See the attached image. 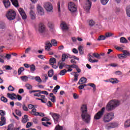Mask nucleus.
I'll use <instances>...</instances> for the list:
<instances>
[{"mask_svg":"<svg viewBox=\"0 0 130 130\" xmlns=\"http://www.w3.org/2000/svg\"><path fill=\"white\" fill-rule=\"evenodd\" d=\"M8 90L13 92L15 91V88H14V87H13L12 85H9L8 87Z\"/></svg>","mask_w":130,"mask_h":130,"instance_id":"nucleus-49","label":"nucleus"},{"mask_svg":"<svg viewBox=\"0 0 130 130\" xmlns=\"http://www.w3.org/2000/svg\"><path fill=\"white\" fill-rule=\"evenodd\" d=\"M126 14L127 16V17H129L130 18V7L128 6L126 8Z\"/></svg>","mask_w":130,"mask_h":130,"instance_id":"nucleus-34","label":"nucleus"},{"mask_svg":"<svg viewBox=\"0 0 130 130\" xmlns=\"http://www.w3.org/2000/svg\"><path fill=\"white\" fill-rule=\"evenodd\" d=\"M33 122H28L26 124V128H28L31 126V125H32Z\"/></svg>","mask_w":130,"mask_h":130,"instance_id":"nucleus-54","label":"nucleus"},{"mask_svg":"<svg viewBox=\"0 0 130 130\" xmlns=\"http://www.w3.org/2000/svg\"><path fill=\"white\" fill-rule=\"evenodd\" d=\"M31 80H36L38 83H42V80H41L39 76L31 77Z\"/></svg>","mask_w":130,"mask_h":130,"instance_id":"nucleus-21","label":"nucleus"},{"mask_svg":"<svg viewBox=\"0 0 130 130\" xmlns=\"http://www.w3.org/2000/svg\"><path fill=\"white\" fill-rule=\"evenodd\" d=\"M118 57L120 59H123V58H125V56L123 54H120L118 55Z\"/></svg>","mask_w":130,"mask_h":130,"instance_id":"nucleus-57","label":"nucleus"},{"mask_svg":"<svg viewBox=\"0 0 130 130\" xmlns=\"http://www.w3.org/2000/svg\"><path fill=\"white\" fill-rule=\"evenodd\" d=\"M48 75V77H49L50 78H51L52 76H53V70H51L49 71Z\"/></svg>","mask_w":130,"mask_h":130,"instance_id":"nucleus-44","label":"nucleus"},{"mask_svg":"<svg viewBox=\"0 0 130 130\" xmlns=\"http://www.w3.org/2000/svg\"><path fill=\"white\" fill-rule=\"evenodd\" d=\"M120 105V101L117 100H111L107 104L106 109L107 111H111L113 109H115L116 107Z\"/></svg>","mask_w":130,"mask_h":130,"instance_id":"nucleus-2","label":"nucleus"},{"mask_svg":"<svg viewBox=\"0 0 130 130\" xmlns=\"http://www.w3.org/2000/svg\"><path fill=\"white\" fill-rule=\"evenodd\" d=\"M37 32H39L41 34L44 33L45 32V25L43 23H40L35 28Z\"/></svg>","mask_w":130,"mask_h":130,"instance_id":"nucleus-5","label":"nucleus"},{"mask_svg":"<svg viewBox=\"0 0 130 130\" xmlns=\"http://www.w3.org/2000/svg\"><path fill=\"white\" fill-rule=\"evenodd\" d=\"M106 37V38H108L111 36H113V34L111 33V32H106L105 34V36Z\"/></svg>","mask_w":130,"mask_h":130,"instance_id":"nucleus-40","label":"nucleus"},{"mask_svg":"<svg viewBox=\"0 0 130 130\" xmlns=\"http://www.w3.org/2000/svg\"><path fill=\"white\" fill-rule=\"evenodd\" d=\"M37 110H36V108H33L31 110V112H30V113L32 114V115H35V116H37V115L38 114V112H37Z\"/></svg>","mask_w":130,"mask_h":130,"instance_id":"nucleus-25","label":"nucleus"},{"mask_svg":"<svg viewBox=\"0 0 130 130\" xmlns=\"http://www.w3.org/2000/svg\"><path fill=\"white\" fill-rule=\"evenodd\" d=\"M109 82H110V83H112V84H116L118 83V81L117 79L113 78L110 79Z\"/></svg>","mask_w":130,"mask_h":130,"instance_id":"nucleus-30","label":"nucleus"},{"mask_svg":"<svg viewBox=\"0 0 130 130\" xmlns=\"http://www.w3.org/2000/svg\"><path fill=\"white\" fill-rule=\"evenodd\" d=\"M45 49L46 51H51V47H52V44L49 41H47L45 42Z\"/></svg>","mask_w":130,"mask_h":130,"instance_id":"nucleus-11","label":"nucleus"},{"mask_svg":"<svg viewBox=\"0 0 130 130\" xmlns=\"http://www.w3.org/2000/svg\"><path fill=\"white\" fill-rule=\"evenodd\" d=\"M58 64H59V68L61 70V69H62L63 68V67H64V63L63 62H58Z\"/></svg>","mask_w":130,"mask_h":130,"instance_id":"nucleus-53","label":"nucleus"},{"mask_svg":"<svg viewBox=\"0 0 130 130\" xmlns=\"http://www.w3.org/2000/svg\"><path fill=\"white\" fill-rule=\"evenodd\" d=\"M73 98L74 99L77 100V99H79L80 96L79 95V94L76 93H73Z\"/></svg>","mask_w":130,"mask_h":130,"instance_id":"nucleus-48","label":"nucleus"},{"mask_svg":"<svg viewBox=\"0 0 130 130\" xmlns=\"http://www.w3.org/2000/svg\"><path fill=\"white\" fill-rule=\"evenodd\" d=\"M92 55L94 57H95L96 58H101L100 55L98 53H94L92 54Z\"/></svg>","mask_w":130,"mask_h":130,"instance_id":"nucleus-47","label":"nucleus"},{"mask_svg":"<svg viewBox=\"0 0 130 130\" xmlns=\"http://www.w3.org/2000/svg\"><path fill=\"white\" fill-rule=\"evenodd\" d=\"M7 97L11 100H16L17 99V95L15 93H7Z\"/></svg>","mask_w":130,"mask_h":130,"instance_id":"nucleus-14","label":"nucleus"},{"mask_svg":"<svg viewBox=\"0 0 130 130\" xmlns=\"http://www.w3.org/2000/svg\"><path fill=\"white\" fill-rule=\"evenodd\" d=\"M42 124H43V125H44V126H48V124L50 125V124H51V123H50V122H48V121H47L46 122H43Z\"/></svg>","mask_w":130,"mask_h":130,"instance_id":"nucleus-51","label":"nucleus"},{"mask_svg":"<svg viewBox=\"0 0 130 130\" xmlns=\"http://www.w3.org/2000/svg\"><path fill=\"white\" fill-rule=\"evenodd\" d=\"M81 117L86 123H89L91 120V116L88 113L87 105H82L81 108Z\"/></svg>","mask_w":130,"mask_h":130,"instance_id":"nucleus-1","label":"nucleus"},{"mask_svg":"<svg viewBox=\"0 0 130 130\" xmlns=\"http://www.w3.org/2000/svg\"><path fill=\"white\" fill-rule=\"evenodd\" d=\"M51 44H52V46H57V41L54 39H52L51 41Z\"/></svg>","mask_w":130,"mask_h":130,"instance_id":"nucleus-36","label":"nucleus"},{"mask_svg":"<svg viewBox=\"0 0 130 130\" xmlns=\"http://www.w3.org/2000/svg\"><path fill=\"white\" fill-rule=\"evenodd\" d=\"M59 88H60V87L59 85H56L53 90V93H54V94H56V93H57V90H58Z\"/></svg>","mask_w":130,"mask_h":130,"instance_id":"nucleus-37","label":"nucleus"},{"mask_svg":"<svg viewBox=\"0 0 130 130\" xmlns=\"http://www.w3.org/2000/svg\"><path fill=\"white\" fill-rule=\"evenodd\" d=\"M130 126V119L128 120H127L125 123H124V127L125 128L126 127H129Z\"/></svg>","mask_w":130,"mask_h":130,"instance_id":"nucleus-33","label":"nucleus"},{"mask_svg":"<svg viewBox=\"0 0 130 130\" xmlns=\"http://www.w3.org/2000/svg\"><path fill=\"white\" fill-rule=\"evenodd\" d=\"M20 79L22 82H27L28 81V77L27 76H23L20 77Z\"/></svg>","mask_w":130,"mask_h":130,"instance_id":"nucleus-31","label":"nucleus"},{"mask_svg":"<svg viewBox=\"0 0 130 130\" xmlns=\"http://www.w3.org/2000/svg\"><path fill=\"white\" fill-rule=\"evenodd\" d=\"M94 57L92 56L91 54H88L87 56V59L89 62H91L92 63H94V62H98V60H93Z\"/></svg>","mask_w":130,"mask_h":130,"instance_id":"nucleus-15","label":"nucleus"},{"mask_svg":"<svg viewBox=\"0 0 130 130\" xmlns=\"http://www.w3.org/2000/svg\"><path fill=\"white\" fill-rule=\"evenodd\" d=\"M100 1L103 6H106V5L108 4V2H109V0H100Z\"/></svg>","mask_w":130,"mask_h":130,"instance_id":"nucleus-38","label":"nucleus"},{"mask_svg":"<svg viewBox=\"0 0 130 130\" xmlns=\"http://www.w3.org/2000/svg\"><path fill=\"white\" fill-rule=\"evenodd\" d=\"M68 8L69 11L72 13H74V12H77V5H75L73 2H70L68 4Z\"/></svg>","mask_w":130,"mask_h":130,"instance_id":"nucleus-9","label":"nucleus"},{"mask_svg":"<svg viewBox=\"0 0 130 130\" xmlns=\"http://www.w3.org/2000/svg\"><path fill=\"white\" fill-rule=\"evenodd\" d=\"M105 127L106 128V129H111L112 128H111V125H110V123H109L107 124H106V125L105 126Z\"/></svg>","mask_w":130,"mask_h":130,"instance_id":"nucleus-43","label":"nucleus"},{"mask_svg":"<svg viewBox=\"0 0 130 130\" xmlns=\"http://www.w3.org/2000/svg\"><path fill=\"white\" fill-rule=\"evenodd\" d=\"M49 63L51 66L56 63V59L53 57L51 58L49 60Z\"/></svg>","mask_w":130,"mask_h":130,"instance_id":"nucleus-26","label":"nucleus"},{"mask_svg":"<svg viewBox=\"0 0 130 130\" xmlns=\"http://www.w3.org/2000/svg\"><path fill=\"white\" fill-rule=\"evenodd\" d=\"M69 58V54H62V61H65L66 59H68Z\"/></svg>","mask_w":130,"mask_h":130,"instance_id":"nucleus-27","label":"nucleus"},{"mask_svg":"<svg viewBox=\"0 0 130 130\" xmlns=\"http://www.w3.org/2000/svg\"><path fill=\"white\" fill-rule=\"evenodd\" d=\"M85 87H87V85L86 84H81V85H80L79 86V90H83V89H84V88H85Z\"/></svg>","mask_w":130,"mask_h":130,"instance_id":"nucleus-52","label":"nucleus"},{"mask_svg":"<svg viewBox=\"0 0 130 130\" xmlns=\"http://www.w3.org/2000/svg\"><path fill=\"white\" fill-rule=\"evenodd\" d=\"M120 43H128V41L125 38L122 37L120 38Z\"/></svg>","mask_w":130,"mask_h":130,"instance_id":"nucleus-22","label":"nucleus"},{"mask_svg":"<svg viewBox=\"0 0 130 130\" xmlns=\"http://www.w3.org/2000/svg\"><path fill=\"white\" fill-rule=\"evenodd\" d=\"M104 112H105V108H102V109L99 111L96 114H95L94 118L96 120H98L103 116V114H104Z\"/></svg>","mask_w":130,"mask_h":130,"instance_id":"nucleus-6","label":"nucleus"},{"mask_svg":"<svg viewBox=\"0 0 130 130\" xmlns=\"http://www.w3.org/2000/svg\"><path fill=\"white\" fill-rule=\"evenodd\" d=\"M16 113L18 116H22V113H21V111L19 110H16Z\"/></svg>","mask_w":130,"mask_h":130,"instance_id":"nucleus-58","label":"nucleus"},{"mask_svg":"<svg viewBox=\"0 0 130 130\" xmlns=\"http://www.w3.org/2000/svg\"><path fill=\"white\" fill-rule=\"evenodd\" d=\"M110 124L112 128H115V127H117V126H118V123L115 122H110Z\"/></svg>","mask_w":130,"mask_h":130,"instance_id":"nucleus-24","label":"nucleus"},{"mask_svg":"<svg viewBox=\"0 0 130 130\" xmlns=\"http://www.w3.org/2000/svg\"><path fill=\"white\" fill-rule=\"evenodd\" d=\"M73 74H75L74 75V81L75 82H77V81H78V77H79V74H77V72H73Z\"/></svg>","mask_w":130,"mask_h":130,"instance_id":"nucleus-42","label":"nucleus"},{"mask_svg":"<svg viewBox=\"0 0 130 130\" xmlns=\"http://www.w3.org/2000/svg\"><path fill=\"white\" fill-rule=\"evenodd\" d=\"M18 11L23 20H25V19H27V15H26V13H25V11L23 10V9H18Z\"/></svg>","mask_w":130,"mask_h":130,"instance_id":"nucleus-13","label":"nucleus"},{"mask_svg":"<svg viewBox=\"0 0 130 130\" xmlns=\"http://www.w3.org/2000/svg\"><path fill=\"white\" fill-rule=\"evenodd\" d=\"M1 101H3V102H4L5 103H7L8 102V99L5 98V96H2L1 98Z\"/></svg>","mask_w":130,"mask_h":130,"instance_id":"nucleus-46","label":"nucleus"},{"mask_svg":"<svg viewBox=\"0 0 130 130\" xmlns=\"http://www.w3.org/2000/svg\"><path fill=\"white\" fill-rule=\"evenodd\" d=\"M25 87L27 90H32L33 89V86L29 83H26L25 85Z\"/></svg>","mask_w":130,"mask_h":130,"instance_id":"nucleus-29","label":"nucleus"},{"mask_svg":"<svg viewBox=\"0 0 130 130\" xmlns=\"http://www.w3.org/2000/svg\"><path fill=\"white\" fill-rule=\"evenodd\" d=\"M106 39V37L105 36L101 35L98 38L99 41H101V40H105Z\"/></svg>","mask_w":130,"mask_h":130,"instance_id":"nucleus-35","label":"nucleus"},{"mask_svg":"<svg viewBox=\"0 0 130 130\" xmlns=\"http://www.w3.org/2000/svg\"><path fill=\"white\" fill-rule=\"evenodd\" d=\"M92 6V3L90 0H87L84 4V9L86 12V13H89Z\"/></svg>","mask_w":130,"mask_h":130,"instance_id":"nucleus-7","label":"nucleus"},{"mask_svg":"<svg viewBox=\"0 0 130 130\" xmlns=\"http://www.w3.org/2000/svg\"><path fill=\"white\" fill-rule=\"evenodd\" d=\"M37 11L40 16H43L44 15V9L40 5H38Z\"/></svg>","mask_w":130,"mask_h":130,"instance_id":"nucleus-12","label":"nucleus"},{"mask_svg":"<svg viewBox=\"0 0 130 130\" xmlns=\"http://www.w3.org/2000/svg\"><path fill=\"white\" fill-rule=\"evenodd\" d=\"M29 15L31 20H35V19H36V14H35V12L32 10L30 11Z\"/></svg>","mask_w":130,"mask_h":130,"instance_id":"nucleus-19","label":"nucleus"},{"mask_svg":"<svg viewBox=\"0 0 130 130\" xmlns=\"http://www.w3.org/2000/svg\"><path fill=\"white\" fill-rule=\"evenodd\" d=\"M4 69H5L7 70H13V68H12V67H11V66H4Z\"/></svg>","mask_w":130,"mask_h":130,"instance_id":"nucleus-60","label":"nucleus"},{"mask_svg":"<svg viewBox=\"0 0 130 130\" xmlns=\"http://www.w3.org/2000/svg\"><path fill=\"white\" fill-rule=\"evenodd\" d=\"M85 83H87V78L82 77L80 79L78 84L79 85H82V84H85Z\"/></svg>","mask_w":130,"mask_h":130,"instance_id":"nucleus-18","label":"nucleus"},{"mask_svg":"<svg viewBox=\"0 0 130 130\" xmlns=\"http://www.w3.org/2000/svg\"><path fill=\"white\" fill-rule=\"evenodd\" d=\"M11 3L16 8L19 7V4L18 3V0H11Z\"/></svg>","mask_w":130,"mask_h":130,"instance_id":"nucleus-28","label":"nucleus"},{"mask_svg":"<svg viewBox=\"0 0 130 130\" xmlns=\"http://www.w3.org/2000/svg\"><path fill=\"white\" fill-rule=\"evenodd\" d=\"M44 7L47 12H52V10H53L52 4H51V3L50 2L45 3L44 4Z\"/></svg>","mask_w":130,"mask_h":130,"instance_id":"nucleus-8","label":"nucleus"},{"mask_svg":"<svg viewBox=\"0 0 130 130\" xmlns=\"http://www.w3.org/2000/svg\"><path fill=\"white\" fill-rule=\"evenodd\" d=\"M60 27L62 30H68L69 29V26H68V25L64 22L61 23Z\"/></svg>","mask_w":130,"mask_h":130,"instance_id":"nucleus-17","label":"nucleus"},{"mask_svg":"<svg viewBox=\"0 0 130 130\" xmlns=\"http://www.w3.org/2000/svg\"><path fill=\"white\" fill-rule=\"evenodd\" d=\"M28 115H24V117L22 118V122H23V123H26L27 121H28L29 119L28 118Z\"/></svg>","mask_w":130,"mask_h":130,"instance_id":"nucleus-23","label":"nucleus"},{"mask_svg":"<svg viewBox=\"0 0 130 130\" xmlns=\"http://www.w3.org/2000/svg\"><path fill=\"white\" fill-rule=\"evenodd\" d=\"M21 107H22V109L24 111H28V108L25 105V104H23Z\"/></svg>","mask_w":130,"mask_h":130,"instance_id":"nucleus-61","label":"nucleus"},{"mask_svg":"<svg viewBox=\"0 0 130 130\" xmlns=\"http://www.w3.org/2000/svg\"><path fill=\"white\" fill-rule=\"evenodd\" d=\"M123 51V55H124V56H126V55H129V53L127 51H126V50H124V51Z\"/></svg>","mask_w":130,"mask_h":130,"instance_id":"nucleus-62","label":"nucleus"},{"mask_svg":"<svg viewBox=\"0 0 130 130\" xmlns=\"http://www.w3.org/2000/svg\"><path fill=\"white\" fill-rule=\"evenodd\" d=\"M66 73H67V70L66 69H64L60 71V76H64L65 75Z\"/></svg>","mask_w":130,"mask_h":130,"instance_id":"nucleus-56","label":"nucleus"},{"mask_svg":"<svg viewBox=\"0 0 130 130\" xmlns=\"http://www.w3.org/2000/svg\"><path fill=\"white\" fill-rule=\"evenodd\" d=\"M3 3L6 9L10 8V7L11 6V3L9 0H4Z\"/></svg>","mask_w":130,"mask_h":130,"instance_id":"nucleus-16","label":"nucleus"},{"mask_svg":"<svg viewBox=\"0 0 130 130\" xmlns=\"http://www.w3.org/2000/svg\"><path fill=\"white\" fill-rule=\"evenodd\" d=\"M0 115H1V116H5V115H6V111H5L3 110H0Z\"/></svg>","mask_w":130,"mask_h":130,"instance_id":"nucleus-55","label":"nucleus"},{"mask_svg":"<svg viewBox=\"0 0 130 130\" xmlns=\"http://www.w3.org/2000/svg\"><path fill=\"white\" fill-rule=\"evenodd\" d=\"M87 86H90V87H92L93 89H96V85L94 84V83H89L87 84Z\"/></svg>","mask_w":130,"mask_h":130,"instance_id":"nucleus-59","label":"nucleus"},{"mask_svg":"<svg viewBox=\"0 0 130 130\" xmlns=\"http://www.w3.org/2000/svg\"><path fill=\"white\" fill-rule=\"evenodd\" d=\"M25 71V69H24V67H21L18 69V75L20 76L22 74V72H24Z\"/></svg>","mask_w":130,"mask_h":130,"instance_id":"nucleus-41","label":"nucleus"},{"mask_svg":"<svg viewBox=\"0 0 130 130\" xmlns=\"http://www.w3.org/2000/svg\"><path fill=\"white\" fill-rule=\"evenodd\" d=\"M30 70L31 72H35L36 70V68L35 67V65L32 64L31 66H30Z\"/></svg>","mask_w":130,"mask_h":130,"instance_id":"nucleus-45","label":"nucleus"},{"mask_svg":"<svg viewBox=\"0 0 130 130\" xmlns=\"http://www.w3.org/2000/svg\"><path fill=\"white\" fill-rule=\"evenodd\" d=\"M62 126H59V125H57L55 127V130H62Z\"/></svg>","mask_w":130,"mask_h":130,"instance_id":"nucleus-50","label":"nucleus"},{"mask_svg":"<svg viewBox=\"0 0 130 130\" xmlns=\"http://www.w3.org/2000/svg\"><path fill=\"white\" fill-rule=\"evenodd\" d=\"M78 50H79V53H80V54H84V51H83V46H80L78 47Z\"/></svg>","mask_w":130,"mask_h":130,"instance_id":"nucleus-39","label":"nucleus"},{"mask_svg":"<svg viewBox=\"0 0 130 130\" xmlns=\"http://www.w3.org/2000/svg\"><path fill=\"white\" fill-rule=\"evenodd\" d=\"M88 25H89V26L90 27H93V26H94V25H95V21H94V20H93L92 19L88 20Z\"/></svg>","mask_w":130,"mask_h":130,"instance_id":"nucleus-32","label":"nucleus"},{"mask_svg":"<svg viewBox=\"0 0 130 130\" xmlns=\"http://www.w3.org/2000/svg\"><path fill=\"white\" fill-rule=\"evenodd\" d=\"M16 99H18L19 101L22 100V96L19 94L16 95Z\"/></svg>","mask_w":130,"mask_h":130,"instance_id":"nucleus-63","label":"nucleus"},{"mask_svg":"<svg viewBox=\"0 0 130 130\" xmlns=\"http://www.w3.org/2000/svg\"><path fill=\"white\" fill-rule=\"evenodd\" d=\"M42 121H49V119L47 117H44L41 119Z\"/></svg>","mask_w":130,"mask_h":130,"instance_id":"nucleus-64","label":"nucleus"},{"mask_svg":"<svg viewBox=\"0 0 130 130\" xmlns=\"http://www.w3.org/2000/svg\"><path fill=\"white\" fill-rule=\"evenodd\" d=\"M1 121H0V126H3V125H5L6 124V118L4 116H2L1 117Z\"/></svg>","mask_w":130,"mask_h":130,"instance_id":"nucleus-20","label":"nucleus"},{"mask_svg":"<svg viewBox=\"0 0 130 130\" xmlns=\"http://www.w3.org/2000/svg\"><path fill=\"white\" fill-rule=\"evenodd\" d=\"M50 115H51L52 117L53 118L55 123H57V122H58V119L60 118V116L58 114L50 113Z\"/></svg>","mask_w":130,"mask_h":130,"instance_id":"nucleus-10","label":"nucleus"},{"mask_svg":"<svg viewBox=\"0 0 130 130\" xmlns=\"http://www.w3.org/2000/svg\"><path fill=\"white\" fill-rule=\"evenodd\" d=\"M16 16H17V13H16L15 11L12 9L9 10L6 14V17L9 21L15 20V19H16Z\"/></svg>","mask_w":130,"mask_h":130,"instance_id":"nucleus-3","label":"nucleus"},{"mask_svg":"<svg viewBox=\"0 0 130 130\" xmlns=\"http://www.w3.org/2000/svg\"><path fill=\"white\" fill-rule=\"evenodd\" d=\"M114 116V114L112 112L106 113L103 117V121L106 123L109 122L113 119Z\"/></svg>","mask_w":130,"mask_h":130,"instance_id":"nucleus-4","label":"nucleus"}]
</instances>
